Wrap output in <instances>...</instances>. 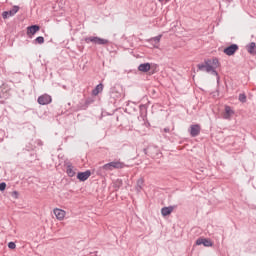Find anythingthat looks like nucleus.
Here are the masks:
<instances>
[{
    "instance_id": "1",
    "label": "nucleus",
    "mask_w": 256,
    "mask_h": 256,
    "mask_svg": "<svg viewBox=\"0 0 256 256\" xmlns=\"http://www.w3.org/2000/svg\"><path fill=\"white\" fill-rule=\"evenodd\" d=\"M84 41L85 43H94V45H109V40L95 36L86 37Z\"/></svg>"
},
{
    "instance_id": "2",
    "label": "nucleus",
    "mask_w": 256,
    "mask_h": 256,
    "mask_svg": "<svg viewBox=\"0 0 256 256\" xmlns=\"http://www.w3.org/2000/svg\"><path fill=\"white\" fill-rule=\"evenodd\" d=\"M125 167V163L121 161H113L108 164H105L102 169L104 171H113V169H123Z\"/></svg>"
},
{
    "instance_id": "3",
    "label": "nucleus",
    "mask_w": 256,
    "mask_h": 256,
    "mask_svg": "<svg viewBox=\"0 0 256 256\" xmlns=\"http://www.w3.org/2000/svg\"><path fill=\"white\" fill-rule=\"evenodd\" d=\"M237 51H239V46L237 44H232V45L226 47L223 50V53H225V55H228V57H231V55H235V53H237Z\"/></svg>"
},
{
    "instance_id": "4",
    "label": "nucleus",
    "mask_w": 256,
    "mask_h": 256,
    "mask_svg": "<svg viewBox=\"0 0 256 256\" xmlns=\"http://www.w3.org/2000/svg\"><path fill=\"white\" fill-rule=\"evenodd\" d=\"M19 12V6H13V8L9 11H4L2 13L3 19H9V17H13L16 13Z\"/></svg>"
},
{
    "instance_id": "5",
    "label": "nucleus",
    "mask_w": 256,
    "mask_h": 256,
    "mask_svg": "<svg viewBox=\"0 0 256 256\" xmlns=\"http://www.w3.org/2000/svg\"><path fill=\"white\" fill-rule=\"evenodd\" d=\"M200 133H201V125L194 124L190 126L191 137H199Z\"/></svg>"
},
{
    "instance_id": "6",
    "label": "nucleus",
    "mask_w": 256,
    "mask_h": 256,
    "mask_svg": "<svg viewBox=\"0 0 256 256\" xmlns=\"http://www.w3.org/2000/svg\"><path fill=\"white\" fill-rule=\"evenodd\" d=\"M1 92H0V99H8L9 98V91H11V88L7 84H2L1 86Z\"/></svg>"
},
{
    "instance_id": "7",
    "label": "nucleus",
    "mask_w": 256,
    "mask_h": 256,
    "mask_svg": "<svg viewBox=\"0 0 256 256\" xmlns=\"http://www.w3.org/2000/svg\"><path fill=\"white\" fill-rule=\"evenodd\" d=\"M52 99L49 94H43L38 98L39 105H49L51 103Z\"/></svg>"
},
{
    "instance_id": "8",
    "label": "nucleus",
    "mask_w": 256,
    "mask_h": 256,
    "mask_svg": "<svg viewBox=\"0 0 256 256\" xmlns=\"http://www.w3.org/2000/svg\"><path fill=\"white\" fill-rule=\"evenodd\" d=\"M53 213H54L56 219H58V221H63V219H65V215H67V212H65V210H62L59 208H55L53 210Z\"/></svg>"
},
{
    "instance_id": "9",
    "label": "nucleus",
    "mask_w": 256,
    "mask_h": 256,
    "mask_svg": "<svg viewBox=\"0 0 256 256\" xmlns=\"http://www.w3.org/2000/svg\"><path fill=\"white\" fill-rule=\"evenodd\" d=\"M144 151H145V155L152 157V159H155V157H157V155H159V149H157L155 147L147 148Z\"/></svg>"
},
{
    "instance_id": "10",
    "label": "nucleus",
    "mask_w": 256,
    "mask_h": 256,
    "mask_svg": "<svg viewBox=\"0 0 256 256\" xmlns=\"http://www.w3.org/2000/svg\"><path fill=\"white\" fill-rule=\"evenodd\" d=\"M196 245H204V247H213V242L207 238H198Z\"/></svg>"
},
{
    "instance_id": "11",
    "label": "nucleus",
    "mask_w": 256,
    "mask_h": 256,
    "mask_svg": "<svg viewBox=\"0 0 256 256\" xmlns=\"http://www.w3.org/2000/svg\"><path fill=\"white\" fill-rule=\"evenodd\" d=\"M235 115V111L231 109V106H225L224 113L222 114L223 119H231Z\"/></svg>"
},
{
    "instance_id": "12",
    "label": "nucleus",
    "mask_w": 256,
    "mask_h": 256,
    "mask_svg": "<svg viewBox=\"0 0 256 256\" xmlns=\"http://www.w3.org/2000/svg\"><path fill=\"white\" fill-rule=\"evenodd\" d=\"M91 177V170H87L85 172H79L77 174V179H79V181H87V179H89Z\"/></svg>"
},
{
    "instance_id": "13",
    "label": "nucleus",
    "mask_w": 256,
    "mask_h": 256,
    "mask_svg": "<svg viewBox=\"0 0 256 256\" xmlns=\"http://www.w3.org/2000/svg\"><path fill=\"white\" fill-rule=\"evenodd\" d=\"M175 210V206H169V207H163L161 209V214L163 217H167L168 215H171V212Z\"/></svg>"
},
{
    "instance_id": "14",
    "label": "nucleus",
    "mask_w": 256,
    "mask_h": 256,
    "mask_svg": "<svg viewBox=\"0 0 256 256\" xmlns=\"http://www.w3.org/2000/svg\"><path fill=\"white\" fill-rule=\"evenodd\" d=\"M41 28L38 25H32L29 26L27 28V35L31 36V35H35V33H37V31H39Z\"/></svg>"
},
{
    "instance_id": "15",
    "label": "nucleus",
    "mask_w": 256,
    "mask_h": 256,
    "mask_svg": "<svg viewBox=\"0 0 256 256\" xmlns=\"http://www.w3.org/2000/svg\"><path fill=\"white\" fill-rule=\"evenodd\" d=\"M138 71H141L142 73H147L151 71V64L149 63L140 64L138 67Z\"/></svg>"
},
{
    "instance_id": "16",
    "label": "nucleus",
    "mask_w": 256,
    "mask_h": 256,
    "mask_svg": "<svg viewBox=\"0 0 256 256\" xmlns=\"http://www.w3.org/2000/svg\"><path fill=\"white\" fill-rule=\"evenodd\" d=\"M77 169H75V167H73L72 165H68L66 168V173L68 175V177H75V175L77 174Z\"/></svg>"
},
{
    "instance_id": "17",
    "label": "nucleus",
    "mask_w": 256,
    "mask_h": 256,
    "mask_svg": "<svg viewBox=\"0 0 256 256\" xmlns=\"http://www.w3.org/2000/svg\"><path fill=\"white\" fill-rule=\"evenodd\" d=\"M103 92V84H98L94 90H92V95L94 97H97V95H99V93Z\"/></svg>"
},
{
    "instance_id": "18",
    "label": "nucleus",
    "mask_w": 256,
    "mask_h": 256,
    "mask_svg": "<svg viewBox=\"0 0 256 256\" xmlns=\"http://www.w3.org/2000/svg\"><path fill=\"white\" fill-rule=\"evenodd\" d=\"M255 48H256L255 42L250 43V44L247 46V51H248V53H250V55H253V53H255Z\"/></svg>"
},
{
    "instance_id": "19",
    "label": "nucleus",
    "mask_w": 256,
    "mask_h": 256,
    "mask_svg": "<svg viewBox=\"0 0 256 256\" xmlns=\"http://www.w3.org/2000/svg\"><path fill=\"white\" fill-rule=\"evenodd\" d=\"M210 65H211L214 69H217V68L220 67L221 64L219 63V59L213 58V59L211 60Z\"/></svg>"
},
{
    "instance_id": "20",
    "label": "nucleus",
    "mask_w": 256,
    "mask_h": 256,
    "mask_svg": "<svg viewBox=\"0 0 256 256\" xmlns=\"http://www.w3.org/2000/svg\"><path fill=\"white\" fill-rule=\"evenodd\" d=\"M206 72L212 73L213 69H215L213 66H211V60H206Z\"/></svg>"
},
{
    "instance_id": "21",
    "label": "nucleus",
    "mask_w": 256,
    "mask_h": 256,
    "mask_svg": "<svg viewBox=\"0 0 256 256\" xmlns=\"http://www.w3.org/2000/svg\"><path fill=\"white\" fill-rule=\"evenodd\" d=\"M35 43H38L39 45H43V43H45V38H43V36H39L35 39Z\"/></svg>"
},
{
    "instance_id": "22",
    "label": "nucleus",
    "mask_w": 256,
    "mask_h": 256,
    "mask_svg": "<svg viewBox=\"0 0 256 256\" xmlns=\"http://www.w3.org/2000/svg\"><path fill=\"white\" fill-rule=\"evenodd\" d=\"M239 101L241 103H247V96L245 94H240L239 95Z\"/></svg>"
},
{
    "instance_id": "23",
    "label": "nucleus",
    "mask_w": 256,
    "mask_h": 256,
    "mask_svg": "<svg viewBox=\"0 0 256 256\" xmlns=\"http://www.w3.org/2000/svg\"><path fill=\"white\" fill-rule=\"evenodd\" d=\"M197 67H198L199 71H203V69H206L207 63H205V64H198Z\"/></svg>"
},
{
    "instance_id": "24",
    "label": "nucleus",
    "mask_w": 256,
    "mask_h": 256,
    "mask_svg": "<svg viewBox=\"0 0 256 256\" xmlns=\"http://www.w3.org/2000/svg\"><path fill=\"white\" fill-rule=\"evenodd\" d=\"M7 189V184L5 182L0 183V191H5Z\"/></svg>"
},
{
    "instance_id": "25",
    "label": "nucleus",
    "mask_w": 256,
    "mask_h": 256,
    "mask_svg": "<svg viewBox=\"0 0 256 256\" xmlns=\"http://www.w3.org/2000/svg\"><path fill=\"white\" fill-rule=\"evenodd\" d=\"M8 247H9V249H15V247H17V245H15L14 242H10V243L8 244Z\"/></svg>"
},
{
    "instance_id": "26",
    "label": "nucleus",
    "mask_w": 256,
    "mask_h": 256,
    "mask_svg": "<svg viewBox=\"0 0 256 256\" xmlns=\"http://www.w3.org/2000/svg\"><path fill=\"white\" fill-rule=\"evenodd\" d=\"M143 183H144L143 179H139V180L137 181V185H138L139 187H141V185H143Z\"/></svg>"
},
{
    "instance_id": "27",
    "label": "nucleus",
    "mask_w": 256,
    "mask_h": 256,
    "mask_svg": "<svg viewBox=\"0 0 256 256\" xmlns=\"http://www.w3.org/2000/svg\"><path fill=\"white\" fill-rule=\"evenodd\" d=\"M154 41H156V43H159L161 41V36H157L154 38Z\"/></svg>"
},
{
    "instance_id": "28",
    "label": "nucleus",
    "mask_w": 256,
    "mask_h": 256,
    "mask_svg": "<svg viewBox=\"0 0 256 256\" xmlns=\"http://www.w3.org/2000/svg\"><path fill=\"white\" fill-rule=\"evenodd\" d=\"M212 75H215L216 77H219V73L215 71V69H213L212 71Z\"/></svg>"
},
{
    "instance_id": "29",
    "label": "nucleus",
    "mask_w": 256,
    "mask_h": 256,
    "mask_svg": "<svg viewBox=\"0 0 256 256\" xmlns=\"http://www.w3.org/2000/svg\"><path fill=\"white\" fill-rule=\"evenodd\" d=\"M170 129L169 128H164V133H170Z\"/></svg>"
},
{
    "instance_id": "30",
    "label": "nucleus",
    "mask_w": 256,
    "mask_h": 256,
    "mask_svg": "<svg viewBox=\"0 0 256 256\" xmlns=\"http://www.w3.org/2000/svg\"><path fill=\"white\" fill-rule=\"evenodd\" d=\"M12 195H15V197H17V195H19V192L14 191V192H12Z\"/></svg>"
},
{
    "instance_id": "31",
    "label": "nucleus",
    "mask_w": 256,
    "mask_h": 256,
    "mask_svg": "<svg viewBox=\"0 0 256 256\" xmlns=\"http://www.w3.org/2000/svg\"><path fill=\"white\" fill-rule=\"evenodd\" d=\"M160 3H164V1L167 3L168 1H171V0H158Z\"/></svg>"
},
{
    "instance_id": "32",
    "label": "nucleus",
    "mask_w": 256,
    "mask_h": 256,
    "mask_svg": "<svg viewBox=\"0 0 256 256\" xmlns=\"http://www.w3.org/2000/svg\"><path fill=\"white\" fill-rule=\"evenodd\" d=\"M89 103H91V101H89V100H86V105H89Z\"/></svg>"
},
{
    "instance_id": "33",
    "label": "nucleus",
    "mask_w": 256,
    "mask_h": 256,
    "mask_svg": "<svg viewBox=\"0 0 256 256\" xmlns=\"http://www.w3.org/2000/svg\"><path fill=\"white\" fill-rule=\"evenodd\" d=\"M0 103H5L4 101H0Z\"/></svg>"
},
{
    "instance_id": "34",
    "label": "nucleus",
    "mask_w": 256,
    "mask_h": 256,
    "mask_svg": "<svg viewBox=\"0 0 256 256\" xmlns=\"http://www.w3.org/2000/svg\"><path fill=\"white\" fill-rule=\"evenodd\" d=\"M117 183H120V184H121V181H117Z\"/></svg>"
}]
</instances>
